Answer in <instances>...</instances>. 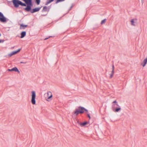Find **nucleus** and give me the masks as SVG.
Masks as SVG:
<instances>
[{
	"label": "nucleus",
	"instance_id": "obj_19",
	"mask_svg": "<svg viewBox=\"0 0 147 147\" xmlns=\"http://www.w3.org/2000/svg\"><path fill=\"white\" fill-rule=\"evenodd\" d=\"M106 19H105L103 20H102L100 24H105L106 22Z\"/></svg>",
	"mask_w": 147,
	"mask_h": 147
},
{
	"label": "nucleus",
	"instance_id": "obj_27",
	"mask_svg": "<svg viewBox=\"0 0 147 147\" xmlns=\"http://www.w3.org/2000/svg\"><path fill=\"white\" fill-rule=\"evenodd\" d=\"M4 40H0V43H1V42H4Z\"/></svg>",
	"mask_w": 147,
	"mask_h": 147
},
{
	"label": "nucleus",
	"instance_id": "obj_30",
	"mask_svg": "<svg viewBox=\"0 0 147 147\" xmlns=\"http://www.w3.org/2000/svg\"><path fill=\"white\" fill-rule=\"evenodd\" d=\"M112 74H114V70H112V71H111Z\"/></svg>",
	"mask_w": 147,
	"mask_h": 147
},
{
	"label": "nucleus",
	"instance_id": "obj_22",
	"mask_svg": "<svg viewBox=\"0 0 147 147\" xmlns=\"http://www.w3.org/2000/svg\"><path fill=\"white\" fill-rule=\"evenodd\" d=\"M13 55V54L12 52L8 54V55L9 57H11V56Z\"/></svg>",
	"mask_w": 147,
	"mask_h": 147
},
{
	"label": "nucleus",
	"instance_id": "obj_6",
	"mask_svg": "<svg viewBox=\"0 0 147 147\" xmlns=\"http://www.w3.org/2000/svg\"><path fill=\"white\" fill-rule=\"evenodd\" d=\"M77 122L80 125L81 127H84L87 124L88 122L87 121H85L83 123H81L79 121H78Z\"/></svg>",
	"mask_w": 147,
	"mask_h": 147
},
{
	"label": "nucleus",
	"instance_id": "obj_23",
	"mask_svg": "<svg viewBox=\"0 0 147 147\" xmlns=\"http://www.w3.org/2000/svg\"><path fill=\"white\" fill-rule=\"evenodd\" d=\"M113 74H112V73L110 75V78H111L113 77Z\"/></svg>",
	"mask_w": 147,
	"mask_h": 147
},
{
	"label": "nucleus",
	"instance_id": "obj_16",
	"mask_svg": "<svg viewBox=\"0 0 147 147\" xmlns=\"http://www.w3.org/2000/svg\"><path fill=\"white\" fill-rule=\"evenodd\" d=\"M54 0H47L45 3V5H47L49 3L53 1Z\"/></svg>",
	"mask_w": 147,
	"mask_h": 147
},
{
	"label": "nucleus",
	"instance_id": "obj_10",
	"mask_svg": "<svg viewBox=\"0 0 147 147\" xmlns=\"http://www.w3.org/2000/svg\"><path fill=\"white\" fill-rule=\"evenodd\" d=\"M118 107H117V108H113V111L115 112H118V111H120L121 110V108L120 106H118Z\"/></svg>",
	"mask_w": 147,
	"mask_h": 147
},
{
	"label": "nucleus",
	"instance_id": "obj_32",
	"mask_svg": "<svg viewBox=\"0 0 147 147\" xmlns=\"http://www.w3.org/2000/svg\"><path fill=\"white\" fill-rule=\"evenodd\" d=\"M46 15H42V16H45Z\"/></svg>",
	"mask_w": 147,
	"mask_h": 147
},
{
	"label": "nucleus",
	"instance_id": "obj_13",
	"mask_svg": "<svg viewBox=\"0 0 147 147\" xmlns=\"http://www.w3.org/2000/svg\"><path fill=\"white\" fill-rule=\"evenodd\" d=\"M28 26L27 25H24L23 24H21L20 26V29H24L26 27Z\"/></svg>",
	"mask_w": 147,
	"mask_h": 147
},
{
	"label": "nucleus",
	"instance_id": "obj_21",
	"mask_svg": "<svg viewBox=\"0 0 147 147\" xmlns=\"http://www.w3.org/2000/svg\"><path fill=\"white\" fill-rule=\"evenodd\" d=\"M35 2L36 4L38 5L40 2V0H35Z\"/></svg>",
	"mask_w": 147,
	"mask_h": 147
},
{
	"label": "nucleus",
	"instance_id": "obj_11",
	"mask_svg": "<svg viewBox=\"0 0 147 147\" xmlns=\"http://www.w3.org/2000/svg\"><path fill=\"white\" fill-rule=\"evenodd\" d=\"M24 9H25V10H26V11H30L31 12V11L32 10V9H31V7H30L28 6H27Z\"/></svg>",
	"mask_w": 147,
	"mask_h": 147
},
{
	"label": "nucleus",
	"instance_id": "obj_9",
	"mask_svg": "<svg viewBox=\"0 0 147 147\" xmlns=\"http://www.w3.org/2000/svg\"><path fill=\"white\" fill-rule=\"evenodd\" d=\"M20 38H22L24 37L26 35V32L25 31L22 32L21 33Z\"/></svg>",
	"mask_w": 147,
	"mask_h": 147
},
{
	"label": "nucleus",
	"instance_id": "obj_29",
	"mask_svg": "<svg viewBox=\"0 0 147 147\" xmlns=\"http://www.w3.org/2000/svg\"><path fill=\"white\" fill-rule=\"evenodd\" d=\"M7 71H12V69H7Z\"/></svg>",
	"mask_w": 147,
	"mask_h": 147
},
{
	"label": "nucleus",
	"instance_id": "obj_20",
	"mask_svg": "<svg viewBox=\"0 0 147 147\" xmlns=\"http://www.w3.org/2000/svg\"><path fill=\"white\" fill-rule=\"evenodd\" d=\"M65 1V0H56L55 1V3L57 4L59 2L63 1Z\"/></svg>",
	"mask_w": 147,
	"mask_h": 147
},
{
	"label": "nucleus",
	"instance_id": "obj_28",
	"mask_svg": "<svg viewBox=\"0 0 147 147\" xmlns=\"http://www.w3.org/2000/svg\"><path fill=\"white\" fill-rule=\"evenodd\" d=\"M26 63V62H20V63H24L25 64Z\"/></svg>",
	"mask_w": 147,
	"mask_h": 147
},
{
	"label": "nucleus",
	"instance_id": "obj_1",
	"mask_svg": "<svg viewBox=\"0 0 147 147\" xmlns=\"http://www.w3.org/2000/svg\"><path fill=\"white\" fill-rule=\"evenodd\" d=\"M12 2L14 7L16 8L18 7L19 5L23 6H26V3H24L19 0H13Z\"/></svg>",
	"mask_w": 147,
	"mask_h": 147
},
{
	"label": "nucleus",
	"instance_id": "obj_26",
	"mask_svg": "<svg viewBox=\"0 0 147 147\" xmlns=\"http://www.w3.org/2000/svg\"><path fill=\"white\" fill-rule=\"evenodd\" d=\"M52 37V36H49L48 38H45V39H44V40H47V39H48L49 38H50V37Z\"/></svg>",
	"mask_w": 147,
	"mask_h": 147
},
{
	"label": "nucleus",
	"instance_id": "obj_31",
	"mask_svg": "<svg viewBox=\"0 0 147 147\" xmlns=\"http://www.w3.org/2000/svg\"><path fill=\"white\" fill-rule=\"evenodd\" d=\"M72 7H73V6H71L70 7V8L69 9V10H71Z\"/></svg>",
	"mask_w": 147,
	"mask_h": 147
},
{
	"label": "nucleus",
	"instance_id": "obj_2",
	"mask_svg": "<svg viewBox=\"0 0 147 147\" xmlns=\"http://www.w3.org/2000/svg\"><path fill=\"white\" fill-rule=\"evenodd\" d=\"M73 113L76 115L77 116L79 114H82L84 113V111H82V107L79 106L78 107V109H76Z\"/></svg>",
	"mask_w": 147,
	"mask_h": 147
},
{
	"label": "nucleus",
	"instance_id": "obj_4",
	"mask_svg": "<svg viewBox=\"0 0 147 147\" xmlns=\"http://www.w3.org/2000/svg\"><path fill=\"white\" fill-rule=\"evenodd\" d=\"M8 19L4 17L3 14L1 12H0V21L2 22H6Z\"/></svg>",
	"mask_w": 147,
	"mask_h": 147
},
{
	"label": "nucleus",
	"instance_id": "obj_18",
	"mask_svg": "<svg viewBox=\"0 0 147 147\" xmlns=\"http://www.w3.org/2000/svg\"><path fill=\"white\" fill-rule=\"evenodd\" d=\"M131 24L133 26H135V25L134 24V19H132L131 21Z\"/></svg>",
	"mask_w": 147,
	"mask_h": 147
},
{
	"label": "nucleus",
	"instance_id": "obj_5",
	"mask_svg": "<svg viewBox=\"0 0 147 147\" xmlns=\"http://www.w3.org/2000/svg\"><path fill=\"white\" fill-rule=\"evenodd\" d=\"M41 8V7L33 9H32V10L31 11V13H34L38 12L40 10Z\"/></svg>",
	"mask_w": 147,
	"mask_h": 147
},
{
	"label": "nucleus",
	"instance_id": "obj_7",
	"mask_svg": "<svg viewBox=\"0 0 147 147\" xmlns=\"http://www.w3.org/2000/svg\"><path fill=\"white\" fill-rule=\"evenodd\" d=\"M47 95L48 97L47 99H50L53 96L52 93L50 91H49L47 92Z\"/></svg>",
	"mask_w": 147,
	"mask_h": 147
},
{
	"label": "nucleus",
	"instance_id": "obj_24",
	"mask_svg": "<svg viewBox=\"0 0 147 147\" xmlns=\"http://www.w3.org/2000/svg\"><path fill=\"white\" fill-rule=\"evenodd\" d=\"M87 116L89 118V119H90L91 118V117H90V116L89 114L87 113Z\"/></svg>",
	"mask_w": 147,
	"mask_h": 147
},
{
	"label": "nucleus",
	"instance_id": "obj_12",
	"mask_svg": "<svg viewBox=\"0 0 147 147\" xmlns=\"http://www.w3.org/2000/svg\"><path fill=\"white\" fill-rule=\"evenodd\" d=\"M113 103H114L115 104L113 105V108H115L116 107L115 106H119V105L118 104L116 100L114 101L113 102Z\"/></svg>",
	"mask_w": 147,
	"mask_h": 147
},
{
	"label": "nucleus",
	"instance_id": "obj_17",
	"mask_svg": "<svg viewBox=\"0 0 147 147\" xmlns=\"http://www.w3.org/2000/svg\"><path fill=\"white\" fill-rule=\"evenodd\" d=\"M82 111H84V113L85 111L86 112V113H88V110L86 109L84 107H82Z\"/></svg>",
	"mask_w": 147,
	"mask_h": 147
},
{
	"label": "nucleus",
	"instance_id": "obj_3",
	"mask_svg": "<svg viewBox=\"0 0 147 147\" xmlns=\"http://www.w3.org/2000/svg\"><path fill=\"white\" fill-rule=\"evenodd\" d=\"M32 94L31 100V102L33 105H35L36 104V93L34 91H32Z\"/></svg>",
	"mask_w": 147,
	"mask_h": 147
},
{
	"label": "nucleus",
	"instance_id": "obj_8",
	"mask_svg": "<svg viewBox=\"0 0 147 147\" xmlns=\"http://www.w3.org/2000/svg\"><path fill=\"white\" fill-rule=\"evenodd\" d=\"M49 8L48 7L46 6H45L43 7V9L42 10V12H43L44 11H49Z\"/></svg>",
	"mask_w": 147,
	"mask_h": 147
},
{
	"label": "nucleus",
	"instance_id": "obj_14",
	"mask_svg": "<svg viewBox=\"0 0 147 147\" xmlns=\"http://www.w3.org/2000/svg\"><path fill=\"white\" fill-rule=\"evenodd\" d=\"M12 71H14L15 72H18V73H19L20 72L19 71L18 68L16 67H14L12 68Z\"/></svg>",
	"mask_w": 147,
	"mask_h": 147
},
{
	"label": "nucleus",
	"instance_id": "obj_33",
	"mask_svg": "<svg viewBox=\"0 0 147 147\" xmlns=\"http://www.w3.org/2000/svg\"><path fill=\"white\" fill-rule=\"evenodd\" d=\"M1 36V34L0 33V36Z\"/></svg>",
	"mask_w": 147,
	"mask_h": 147
},
{
	"label": "nucleus",
	"instance_id": "obj_15",
	"mask_svg": "<svg viewBox=\"0 0 147 147\" xmlns=\"http://www.w3.org/2000/svg\"><path fill=\"white\" fill-rule=\"evenodd\" d=\"M21 50V49H18L17 51H14L12 52L13 54V55H15L18 53H19Z\"/></svg>",
	"mask_w": 147,
	"mask_h": 147
},
{
	"label": "nucleus",
	"instance_id": "obj_25",
	"mask_svg": "<svg viewBox=\"0 0 147 147\" xmlns=\"http://www.w3.org/2000/svg\"><path fill=\"white\" fill-rule=\"evenodd\" d=\"M112 70H114V66L113 65H112Z\"/></svg>",
	"mask_w": 147,
	"mask_h": 147
}]
</instances>
